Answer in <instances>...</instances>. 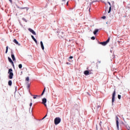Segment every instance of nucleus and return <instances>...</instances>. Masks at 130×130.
I'll return each instance as SVG.
<instances>
[{
  "label": "nucleus",
  "mask_w": 130,
  "mask_h": 130,
  "mask_svg": "<svg viewBox=\"0 0 130 130\" xmlns=\"http://www.w3.org/2000/svg\"><path fill=\"white\" fill-rule=\"evenodd\" d=\"M26 81H29V77L26 78Z\"/></svg>",
  "instance_id": "29"
},
{
  "label": "nucleus",
  "mask_w": 130,
  "mask_h": 130,
  "mask_svg": "<svg viewBox=\"0 0 130 130\" xmlns=\"http://www.w3.org/2000/svg\"><path fill=\"white\" fill-rule=\"evenodd\" d=\"M127 130H129V129H128Z\"/></svg>",
  "instance_id": "39"
},
{
  "label": "nucleus",
  "mask_w": 130,
  "mask_h": 130,
  "mask_svg": "<svg viewBox=\"0 0 130 130\" xmlns=\"http://www.w3.org/2000/svg\"><path fill=\"white\" fill-rule=\"evenodd\" d=\"M69 58H70V59H72V58H74V57L71 56L70 57H69Z\"/></svg>",
  "instance_id": "28"
},
{
  "label": "nucleus",
  "mask_w": 130,
  "mask_h": 130,
  "mask_svg": "<svg viewBox=\"0 0 130 130\" xmlns=\"http://www.w3.org/2000/svg\"><path fill=\"white\" fill-rule=\"evenodd\" d=\"M116 125H117V129H118L119 128V125H118V123H119L118 117H116Z\"/></svg>",
  "instance_id": "7"
},
{
  "label": "nucleus",
  "mask_w": 130,
  "mask_h": 130,
  "mask_svg": "<svg viewBox=\"0 0 130 130\" xmlns=\"http://www.w3.org/2000/svg\"><path fill=\"white\" fill-rule=\"evenodd\" d=\"M13 42H14V43H15V44H17L19 46H20L21 45V44L19 43V42H18V41H17V40L16 39H15L13 40Z\"/></svg>",
  "instance_id": "10"
},
{
  "label": "nucleus",
  "mask_w": 130,
  "mask_h": 130,
  "mask_svg": "<svg viewBox=\"0 0 130 130\" xmlns=\"http://www.w3.org/2000/svg\"><path fill=\"white\" fill-rule=\"evenodd\" d=\"M31 38L34 40V41H35V42H36V44H37V40H36V39H35V38H34V36H31Z\"/></svg>",
  "instance_id": "15"
},
{
  "label": "nucleus",
  "mask_w": 130,
  "mask_h": 130,
  "mask_svg": "<svg viewBox=\"0 0 130 130\" xmlns=\"http://www.w3.org/2000/svg\"><path fill=\"white\" fill-rule=\"evenodd\" d=\"M57 33L58 37L60 38V39H61V38H63V37L64 36V32H63L62 30H58Z\"/></svg>",
  "instance_id": "1"
},
{
  "label": "nucleus",
  "mask_w": 130,
  "mask_h": 130,
  "mask_svg": "<svg viewBox=\"0 0 130 130\" xmlns=\"http://www.w3.org/2000/svg\"><path fill=\"white\" fill-rule=\"evenodd\" d=\"M91 39H92V40H95V37H92Z\"/></svg>",
  "instance_id": "24"
},
{
  "label": "nucleus",
  "mask_w": 130,
  "mask_h": 130,
  "mask_svg": "<svg viewBox=\"0 0 130 130\" xmlns=\"http://www.w3.org/2000/svg\"><path fill=\"white\" fill-rule=\"evenodd\" d=\"M67 64H69V62H67Z\"/></svg>",
  "instance_id": "36"
},
{
  "label": "nucleus",
  "mask_w": 130,
  "mask_h": 130,
  "mask_svg": "<svg viewBox=\"0 0 130 130\" xmlns=\"http://www.w3.org/2000/svg\"><path fill=\"white\" fill-rule=\"evenodd\" d=\"M46 116H47V114H46V115L43 118V119H44V118H45V117H46Z\"/></svg>",
  "instance_id": "31"
},
{
  "label": "nucleus",
  "mask_w": 130,
  "mask_h": 130,
  "mask_svg": "<svg viewBox=\"0 0 130 130\" xmlns=\"http://www.w3.org/2000/svg\"><path fill=\"white\" fill-rule=\"evenodd\" d=\"M60 121H61V119H60V118L59 117H56L54 119V124H55V125L58 124V123H59Z\"/></svg>",
  "instance_id": "3"
},
{
  "label": "nucleus",
  "mask_w": 130,
  "mask_h": 130,
  "mask_svg": "<svg viewBox=\"0 0 130 130\" xmlns=\"http://www.w3.org/2000/svg\"><path fill=\"white\" fill-rule=\"evenodd\" d=\"M89 71H88V70L85 71L84 72V75H85L86 76H88V75H89Z\"/></svg>",
  "instance_id": "13"
},
{
  "label": "nucleus",
  "mask_w": 130,
  "mask_h": 130,
  "mask_svg": "<svg viewBox=\"0 0 130 130\" xmlns=\"http://www.w3.org/2000/svg\"><path fill=\"white\" fill-rule=\"evenodd\" d=\"M28 31H29V32H31V33H32V34H33V35H36V32H35L33 29H31V28H28Z\"/></svg>",
  "instance_id": "9"
},
{
  "label": "nucleus",
  "mask_w": 130,
  "mask_h": 130,
  "mask_svg": "<svg viewBox=\"0 0 130 130\" xmlns=\"http://www.w3.org/2000/svg\"><path fill=\"white\" fill-rule=\"evenodd\" d=\"M24 9H26L27 11H28V10H29V8H27V7L21 8L20 10H24Z\"/></svg>",
  "instance_id": "18"
},
{
  "label": "nucleus",
  "mask_w": 130,
  "mask_h": 130,
  "mask_svg": "<svg viewBox=\"0 0 130 130\" xmlns=\"http://www.w3.org/2000/svg\"><path fill=\"white\" fill-rule=\"evenodd\" d=\"M46 116H47V114H46V115L43 118V119H44V118H45V117H46Z\"/></svg>",
  "instance_id": "32"
},
{
  "label": "nucleus",
  "mask_w": 130,
  "mask_h": 130,
  "mask_svg": "<svg viewBox=\"0 0 130 130\" xmlns=\"http://www.w3.org/2000/svg\"><path fill=\"white\" fill-rule=\"evenodd\" d=\"M99 63H100V61L99 62Z\"/></svg>",
  "instance_id": "37"
},
{
  "label": "nucleus",
  "mask_w": 130,
  "mask_h": 130,
  "mask_svg": "<svg viewBox=\"0 0 130 130\" xmlns=\"http://www.w3.org/2000/svg\"><path fill=\"white\" fill-rule=\"evenodd\" d=\"M37 96L38 95H35V96L33 97L34 99H36Z\"/></svg>",
  "instance_id": "26"
},
{
  "label": "nucleus",
  "mask_w": 130,
  "mask_h": 130,
  "mask_svg": "<svg viewBox=\"0 0 130 130\" xmlns=\"http://www.w3.org/2000/svg\"><path fill=\"white\" fill-rule=\"evenodd\" d=\"M64 1H66V0H62V2H64Z\"/></svg>",
  "instance_id": "35"
},
{
  "label": "nucleus",
  "mask_w": 130,
  "mask_h": 130,
  "mask_svg": "<svg viewBox=\"0 0 130 130\" xmlns=\"http://www.w3.org/2000/svg\"><path fill=\"white\" fill-rule=\"evenodd\" d=\"M8 60L12 64L13 67H15V65H14V62L13 61V60H12V59L10 57H8Z\"/></svg>",
  "instance_id": "8"
},
{
  "label": "nucleus",
  "mask_w": 130,
  "mask_h": 130,
  "mask_svg": "<svg viewBox=\"0 0 130 130\" xmlns=\"http://www.w3.org/2000/svg\"><path fill=\"white\" fill-rule=\"evenodd\" d=\"M115 90L114 91L113 94H112V105H113V103H114V101H115Z\"/></svg>",
  "instance_id": "5"
},
{
  "label": "nucleus",
  "mask_w": 130,
  "mask_h": 130,
  "mask_svg": "<svg viewBox=\"0 0 130 130\" xmlns=\"http://www.w3.org/2000/svg\"><path fill=\"white\" fill-rule=\"evenodd\" d=\"M29 87H30L29 85L28 86V87L29 88Z\"/></svg>",
  "instance_id": "38"
},
{
  "label": "nucleus",
  "mask_w": 130,
  "mask_h": 130,
  "mask_svg": "<svg viewBox=\"0 0 130 130\" xmlns=\"http://www.w3.org/2000/svg\"><path fill=\"white\" fill-rule=\"evenodd\" d=\"M118 98L119 99H120L121 98V95L118 94Z\"/></svg>",
  "instance_id": "23"
},
{
  "label": "nucleus",
  "mask_w": 130,
  "mask_h": 130,
  "mask_svg": "<svg viewBox=\"0 0 130 130\" xmlns=\"http://www.w3.org/2000/svg\"><path fill=\"white\" fill-rule=\"evenodd\" d=\"M22 20H23V21H25V22H27V20H26L24 18H22Z\"/></svg>",
  "instance_id": "25"
},
{
  "label": "nucleus",
  "mask_w": 130,
  "mask_h": 130,
  "mask_svg": "<svg viewBox=\"0 0 130 130\" xmlns=\"http://www.w3.org/2000/svg\"><path fill=\"white\" fill-rule=\"evenodd\" d=\"M8 50H9V46L6 47V53H8Z\"/></svg>",
  "instance_id": "19"
},
{
  "label": "nucleus",
  "mask_w": 130,
  "mask_h": 130,
  "mask_svg": "<svg viewBox=\"0 0 130 130\" xmlns=\"http://www.w3.org/2000/svg\"><path fill=\"white\" fill-rule=\"evenodd\" d=\"M11 57L13 61H15V60H16V58H15V55H14L12 52H11Z\"/></svg>",
  "instance_id": "11"
},
{
  "label": "nucleus",
  "mask_w": 130,
  "mask_h": 130,
  "mask_svg": "<svg viewBox=\"0 0 130 130\" xmlns=\"http://www.w3.org/2000/svg\"><path fill=\"white\" fill-rule=\"evenodd\" d=\"M110 40V38H109L106 41L100 42L99 44H101L103 46H105V45H106V44H107V43H108V42H109Z\"/></svg>",
  "instance_id": "4"
},
{
  "label": "nucleus",
  "mask_w": 130,
  "mask_h": 130,
  "mask_svg": "<svg viewBox=\"0 0 130 130\" xmlns=\"http://www.w3.org/2000/svg\"><path fill=\"white\" fill-rule=\"evenodd\" d=\"M46 102H47V100H46V99L44 98L42 99V104H44V105L45 106V107H46Z\"/></svg>",
  "instance_id": "6"
},
{
  "label": "nucleus",
  "mask_w": 130,
  "mask_h": 130,
  "mask_svg": "<svg viewBox=\"0 0 130 130\" xmlns=\"http://www.w3.org/2000/svg\"><path fill=\"white\" fill-rule=\"evenodd\" d=\"M108 4H109L110 6V7L109 8V11H108V13L109 14V13L111 12V4L110 3V2H108Z\"/></svg>",
  "instance_id": "12"
},
{
  "label": "nucleus",
  "mask_w": 130,
  "mask_h": 130,
  "mask_svg": "<svg viewBox=\"0 0 130 130\" xmlns=\"http://www.w3.org/2000/svg\"><path fill=\"white\" fill-rule=\"evenodd\" d=\"M12 80H9L8 81V85H9V86H12Z\"/></svg>",
  "instance_id": "17"
},
{
  "label": "nucleus",
  "mask_w": 130,
  "mask_h": 130,
  "mask_svg": "<svg viewBox=\"0 0 130 130\" xmlns=\"http://www.w3.org/2000/svg\"><path fill=\"white\" fill-rule=\"evenodd\" d=\"M9 2L11 3V4L13 3V1L12 0H9Z\"/></svg>",
  "instance_id": "30"
},
{
  "label": "nucleus",
  "mask_w": 130,
  "mask_h": 130,
  "mask_svg": "<svg viewBox=\"0 0 130 130\" xmlns=\"http://www.w3.org/2000/svg\"><path fill=\"white\" fill-rule=\"evenodd\" d=\"M8 74L9 75L8 77L10 79H13V77H14V73H13V69H9V71H8Z\"/></svg>",
  "instance_id": "2"
},
{
  "label": "nucleus",
  "mask_w": 130,
  "mask_h": 130,
  "mask_svg": "<svg viewBox=\"0 0 130 130\" xmlns=\"http://www.w3.org/2000/svg\"><path fill=\"white\" fill-rule=\"evenodd\" d=\"M19 69H22V64H19L18 65Z\"/></svg>",
  "instance_id": "20"
},
{
  "label": "nucleus",
  "mask_w": 130,
  "mask_h": 130,
  "mask_svg": "<svg viewBox=\"0 0 130 130\" xmlns=\"http://www.w3.org/2000/svg\"><path fill=\"white\" fill-rule=\"evenodd\" d=\"M99 31V30L98 29H95L93 31V34H94V35H96V34H97V32H98Z\"/></svg>",
  "instance_id": "16"
},
{
  "label": "nucleus",
  "mask_w": 130,
  "mask_h": 130,
  "mask_svg": "<svg viewBox=\"0 0 130 130\" xmlns=\"http://www.w3.org/2000/svg\"><path fill=\"white\" fill-rule=\"evenodd\" d=\"M102 18V19H106V16H103Z\"/></svg>",
  "instance_id": "27"
},
{
  "label": "nucleus",
  "mask_w": 130,
  "mask_h": 130,
  "mask_svg": "<svg viewBox=\"0 0 130 130\" xmlns=\"http://www.w3.org/2000/svg\"><path fill=\"white\" fill-rule=\"evenodd\" d=\"M67 6H69V1H68L67 3Z\"/></svg>",
  "instance_id": "34"
},
{
  "label": "nucleus",
  "mask_w": 130,
  "mask_h": 130,
  "mask_svg": "<svg viewBox=\"0 0 130 130\" xmlns=\"http://www.w3.org/2000/svg\"><path fill=\"white\" fill-rule=\"evenodd\" d=\"M40 43H41V46L42 47V49H43V50H44V46L43 45V43L42 42V41H41Z\"/></svg>",
  "instance_id": "14"
},
{
  "label": "nucleus",
  "mask_w": 130,
  "mask_h": 130,
  "mask_svg": "<svg viewBox=\"0 0 130 130\" xmlns=\"http://www.w3.org/2000/svg\"><path fill=\"white\" fill-rule=\"evenodd\" d=\"M98 109H101V106H98L97 107Z\"/></svg>",
  "instance_id": "22"
},
{
  "label": "nucleus",
  "mask_w": 130,
  "mask_h": 130,
  "mask_svg": "<svg viewBox=\"0 0 130 130\" xmlns=\"http://www.w3.org/2000/svg\"><path fill=\"white\" fill-rule=\"evenodd\" d=\"M29 106H30V107H31V106H32V103H30Z\"/></svg>",
  "instance_id": "33"
},
{
  "label": "nucleus",
  "mask_w": 130,
  "mask_h": 130,
  "mask_svg": "<svg viewBox=\"0 0 130 130\" xmlns=\"http://www.w3.org/2000/svg\"><path fill=\"white\" fill-rule=\"evenodd\" d=\"M45 92V88H44L42 94H41V96H42L43 95V94H44V92Z\"/></svg>",
  "instance_id": "21"
}]
</instances>
